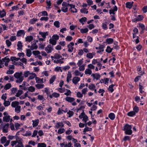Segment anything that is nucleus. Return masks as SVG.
I'll return each mask as SVG.
<instances>
[{"instance_id": "23", "label": "nucleus", "mask_w": 147, "mask_h": 147, "mask_svg": "<svg viewBox=\"0 0 147 147\" xmlns=\"http://www.w3.org/2000/svg\"><path fill=\"white\" fill-rule=\"evenodd\" d=\"M26 41L30 42L33 40V37L32 36H28L25 38Z\"/></svg>"}, {"instance_id": "7", "label": "nucleus", "mask_w": 147, "mask_h": 147, "mask_svg": "<svg viewBox=\"0 0 147 147\" xmlns=\"http://www.w3.org/2000/svg\"><path fill=\"white\" fill-rule=\"evenodd\" d=\"M113 7V9H111L109 10V13L110 15L113 14L114 15L115 14V12L117 10L118 8L116 5H115Z\"/></svg>"}, {"instance_id": "40", "label": "nucleus", "mask_w": 147, "mask_h": 147, "mask_svg": "<svg viewBox=\"0 0 147 147\" xmlns=\"http://www.w3.org/2000/svg\"><path fill=\"white\" fill-rule=\"evenodd\" d=\"M23 91L22 90H19L16 93L15 96L17 97H19L23 93Z\"/></svg>"}, {"instance_id": "54", "label": "nucleus", "mask_w": 147, "mask_h": 147, "mask_svg": "<svg viewBox=\"0 0 147 147\" xmlns=\"http://www.w3.org/2000/svg\"><path fill=\"white\" fill-rule=\"evenodd\" d=\"M30 74H31L29 71H27L24 72V76L25 78L27 77Z\"/></svg>"}, {"instance_id": "61", "label": "nucleus", "mask_w": 147, "mask_h": 147, "mask_svg": "<svg viewBox=\"0 0 147 147\" xmlns=\"http://www.w3.org/2000/svg\"><path fill=\"white\" fill-rule=\"evenodd\" d=\"M88 120V117L87 116L85 115L83 118L82 121H84L85 123H86L87 121Z\"/></svg>"}, {"instance_id": "15", "label": "nucleus", "mask_w": 147, "mask_h": 147, "mask_svg": "<svg viewBox=\"0 0 147 147\" xmlns=\"http://www.w3.org/2000/svg\"><path fill=\"white\" fill-rule=\"evenodd\" d=\"M60 94L59 93L54 92L52 95H49V97L51 98H52L53 97L55 98H58Z\"/></svg>"}, {"instance_id": "16", "label": "nucleus", "mask_w": 147, "mask_h": 147, "mask_svg": "<svg viewBox=\"0 0 147 147\" xmlns=\"http://www.w3.org/2000/svg\"><path fill=\"white\" fill-rule=\"evenodd\" d=\"M32 125L33 127H35L37 126L38 123H39V121L38 119H35L34 120H32Z\"/></svg>"}, {"instance_id": "27", "label": "nucleus", "mask_w": 147, "mask_h": 147, "mask_svg": "<svg viewBox=\"0 0 147 147\" xmlns=\"http://www.w3.org/2000/svg\"><path fill=\"white\" fill-rule=\"evenodd\" d=\"M6 13L4 9H3L2 11L0 10V17L2 18L3 17L6 15Z\"/></svg>"}, {"instance_id": "26", "label": "nucleus", "mask_w": 147, "mask_h": 147, "mask_svg": "<svg viewBox=\"0 0 147 147\" xmlns=\"http://www.w3.org/2000/svg\"><path fill=\"white\" fill-rule=\"evenodd\" d=\"M19 104V102L17 101L12 102L11 103V106L13 107H16V106H18Z\"/></svg>"}, {"instance_id": "17", "label": "nucleus", "mask_w": 147, "mask_h": 147, "mask_svg": "<svg viewBox=\"0 0 147 147\" xmlns=\"http://www.w3.org/2000/svg\"><path fill=\"white\" fill-rule=\"evenodd\" d=\"M65 100L69 102H72L75 100V99L73 97L67 96L65 98Z\"/></svg>"}, {"instance_id": "13", "label": "nucleus", "mask_w": 147, "mask_h": 147, "mask_svg": "<svg viewBox=\"0 0 147 147\" xmlns=\"http://www.w3.org/2000/svg\"><path fill=\"white\" fill-rule=\"evenodd\" d=\"M17 49L20 51L22 50V47L23 46L22 45V43L21 41H19L18 42L17 44Z\"/></svg>"}, {"instance_id": "21", "label": "nucleus", "mask_w": 147, "mask_h": 147, "mask_svg": "<svg viewBox=\"0 0 147 147\" xmlns=\"http://www.w3.org/2000/svg\"><path fill=\"white\" fill-rule=\"evenodd\" d=\"M87 20V18L86 17H82L79 20V22L82 23V25L84 24V22H86Z\"/></svg>"}, {"instance_id": "25", "label": "nucleus", "mask_w": 147, "mask_h": 147, "mask_svg": "<svg viewBox=\"0 0 147 147\" xmlns=\"http://www.w3.org/2000/svg\"><path fill=\"white\" fill-rule=\"evenodd\" d=\"M113 39L112 38H108L106 40V42L108 44H111L113 43Z\"/></svg>"}, {"instance_id": "43", "label": "nucleus", "mask_w": 147, "mask_h": 147, "mask_svg": "<svg viewBox=\"0 0 147 147\" xmlns=\"http://www.w3.org/2000/svg\"><path fill=\"white\" fill-rule=\"evenodd\" d=\"M88 31V29L87 28H85L84 29H81L80 30V32L82 33H85L87 32Z\"/></svg>"}, {"instance_id": "46", "label": "nucleus", "mask_w": 147, "mask_h": 147, "mask_svg": "<svg viewBox=\"0 0 147 147\" xmlns=\"http://www.w3.org/2000/svg\"><path fill=\"white\" fill-rule=\"evenodd\" d=\"M92 71L91 69H86L85 71V73L86 74H88L91 75L92 74Z\"/></svg>"}, {"instance_id": "34", "label": "nucleus", "mask_w": 147, "mask_h": 147, "mask_svg": "<svg viewBox=\"0 0 147 147\" xmlns=\"http://www.w3.org/2000/svg\"><path fill=\"white\" fill-rule=\"evenodd\" d=\"M44 86V85L43 84H38L35 85L36 87L38 89L43 88Z\"/></svg>"}, {"instance_id": "14", "label": "nucleus", "mask_w": 147, "mask_h": 147, "mask_svg": "<svg viewBox=\"0 0 147 147\" xmlns=\"http://www.w3.org/2000/svg\"><path fill=\"white\" fill-rule=\"evenodd\" d=\"M39 34L44 39H45L46 38V36L48 35V33L47 32H42L40 31L39 32Z\"/></svg>"}, {"instance_id": "37", "label": "nucleus", "mask_w": 147, "mask_h": 147, "mask_svg": "<svg viewBox=\"0 0 147 147\" xmlns=\"http://www.w3.org/2000/svg\"><path fill=\"white\" fill-rule=\"evenodd\" d=\"M44 92L46 93L47 96H49L51 94V92H49V89L47 88H45L44 90Z\"/></svg>"}, {"instance_id": "36", "label": "nucleus", "mask_w": 147, "mask_h": 147, "mask_svg": "<svg viewBox=\"0 0 147 147\" xmlns=\"http://www.w3.org/2000/svg\"><path fill=\"white\" fill-rule=\"evenodd\" d=\"M56 79V76L54 75L52 76L49 80L50 84H52Z\"/></svg>"}, {"instance_id": "64", "label": "nucleus", "mask_w": 147, "mask_h": 147, "mask_svg": "<svg viewBox=\"0 0 147 147\" xmlns=\"http://www.w3.org/2000/svg\"><path fill=\"white\" fill-rule=\"evenodd\" d=\"M32 53L33 55L36 56L40 54V53L38 51H32Z\"/></svg>"}, {"instance_id": "57", "label": "nucleus", "mask_w": 147, "mask_h": 147, "mask_svg": "<svg viewBox=\"0 0 147 147\" xmlns=\"http://www.w3.org/2000/svg\"><path fill=\"white\" fill-rule=\"evenodd\" d=\"M35 88L34 87L31 86L29 87L28 91L33 92L35 91Z\"/></svg>"}, {"instance_id": "38", "label": "nucleus", "mask_w": 147, "mask_h": 147, "mask_svg": "<svg viewBox=\"0 0 147 147\" xmlns=\"http://www.w3.org/2000/svg\"><path fill=\"white\" fill-rule=\"evenodd\" d=\"M38 21V20L36 18H33L30 19L29 23L31 24H33L35 23L36 22Z\"/></svg>"}, {"instance_id": "18", "label": "nucleus", "mask_w": 147, "mask_h": 147, "mask_svg": "<svg viewBox=\"0 0 147 147\" xmlns=\"http://www.w3.org/2000/svg\"><path fill=\"white\" fill-rule=\"evenodd\" d=\"M10 116L9 115H7L3 117V121H4L8 122L10 120Z\"/></svg>"}, {"instance_id": "24", "label": "nucleus", "mask_w": 147, "mask_h": 147, "mask_svg": "<svg viewBox=\"0 0 147 147\" xmlns=\"http://www.w3.org/2000/svg\"><path fill=\"white\" fill-rule=\"evenodd\" d=\"M109 118L111 120H113L115 118V115L113 113H110L109 115Z\"/></svg>"}, {"instance_id": "44", "label": "nucleus", "mask_w": 147, "mask_h": 147, "mask_svg": "<svg viewBox=\"0 0 147 147\" xmlns=\"http://www.w3.org/2000/svg\"><path fill=\"white\" fill-rule=\"evenodd\" d=\"M46 144L44 143H38L37 147H46Z\"/></svg>"}, {"instance_id": "3", "label": "nucleus", "mask_w": 147, "mask_h": 147, "mask_svg": "<svg viewBox=\"0 0 147 147\" xmlns=\"http://www.w3.org/2000/svg\"><path fill=\"white\" fill-rule=\"evenodd\" d=\"M106 42H103V44L105 43ZM99 47H96L95 49L96 50H99L96 51L97 53L100 54L102 52H103L104 51V49L105 47V45L104 44L101 45V44H99Z\"/></svg>"}, {"instance_id": "42", "label": "nucleus", "mask_w": 147, "mask_h": 147, "mask_svg": "<svg viewBox=\"0 0 147 147\" xmlns=\"http://www.w3.org/2000/svg\"><path fill=\"white\" fill-rule=\"evenodd\" d=\"M133 111L136 114V113H138L139 110V107L136 106L133 108Z\"/></svg>"}, {"instance_id": "59", "label": "nucleus", "mask_w": 147, "mask_h": 147, "mask_svg": "<svg viewBox=\"0 0 147 147\" xmlns=\"http://www.w3.org/2000/svg\"><path fill=\"white\" fill-rule=\"evenodd\" d=\"M138 21H140L142 20L144 18L143 16L142 15H139L137 17Z\"/></svg>"}, {"instance_id": "49", "label": "nucleus", "mask_w": 147, "mask_h": 147, "mask_svg": "<svg viewBox=\"0 0 147 147\" xmlns=\"http://www.w3.org/2000/svg\"><path fill=\"white\" fill-rule=\"evenodd\" d=\"M16 140H15V141L17 142V143H22L23 140L21 138H19V137H17L16 138Z\"/></svg>"}, {"instance_id": "45", "label": "nucleus", "mask_w": 147, "mask_h": 147, "mask_svg": "<svg viewBox=\"0 0 147 147\" xmlns=\"http://www.w3.org/2000/svg\"><path fill=\"white\" fill-rule=\"evenodd\" d=\"M7 56H6L2 59V62H9L10 60L9 58H7Z\"/></svg>"}, {"instance_id": "60", "label": "nucleus", "mask_w": 147, "mask_h": 147, "mask_svg": "<svg viewBox=\"0 0 147 147\" xmlns=\"http://www.w3.org/2000/svg\"><path fill=\"white\" fill-rule=\"evenodd\" d=\"M11 60L12 61H13L14 60L16 61H18L20 59V58H16L15 57H11L10 58Z\"/></svg>"}, {"instance_id": "8", "label": "nucleus", "mask_w": 147, "mask_h": 147, "mask_svg": "<svg viewBox=\"0 0 147 147\" xmlns=\"http://www.w3.org/2000/svg\"><path fill=\"white\" fill-rule=\"evenodd\" d=\"M9 126V124L8 123H6L5 125H4L3 128V132L4 133H7Z\"/></svg>"}, {"instance_id": "32", "label": "nucleus", "mask_w": 147, "mask_h": 147, "mask_svg": "<svg viewBox=\"0 0 147 147\" xmlns=\"http://www.w3.org/2000/svg\"><path fill=\"white\" fill-rule=\"evenodd\" d=\"M11 86V85L10 83H7L6 84L4 87V89L7 90L9 89Z\"/></svg>"}, {"instance_id": "30", "label": "nucleus", "mask_w": 147, "mask_h": 147, "mask_svg": "<svg viewBox=\"0 0 147 147\" xmlns=\"http://www.w3.org/2000/svg\"><path fill=\"white\" fill-rule=\"evenodd\" d=\"M88 88L90 90L92 91L94 90L96 86L94 84H91L89 85Z\"/></svg>"}, {"instance_id": "51", "label": "nucleus", "mask_w": 147, "mask_h": 147, "mask_svg": "<svg viewBox=\"0 0 147 147\" xmlns=\"http://www.w3.org/2000/svg\"><path fill=\"white\" fill-rule=\"evenodd\" d=\"M86 57L87 58L91 59L93 57V55L92 53H89L86 54Z\"/></svg>"}, {"instance_id": "39", "label": "nucleus", "mask_w": 147, "mask_h": 147, "mask_svg": "<svg viewBox=\"0 0 147 147\" xmlns=\"http://www.w3.org/2000/svg\"><path fill=\"white\" fill-rule=\"evenodd\" d=\"M40 15V16H48V14L47 11H43L41 12H40V13L38 14V15Z\"/></svg>"}, {"instance_id": "63", "label": "nucleus", "mask_w": 147, "mask_h": 147, "mask_svg": "<svg viewBox=\"0 0 147 147\" xmlns=\"http://www.w3.org/2000/svg\"><path fill=\"white\" fill-rule=\"evenodd\" d=\"M61 57V56L57 53H55L54 55V58L55 59H59Z\"/></svg>"}, {"instance_id": "6", "label": "nucleus", "mask_w": 147, "mask_h": 147, "mask_svg": "<svg viewBox=\"0 0 147 147\" xmlns=\"http://www.w3.org/2000/svg\"><path fill=\"white\" fill-rule=\"evenodd\" d=\"M138 28L139 30H141L140 31L141 34L143 33L144 32V30L146 29L145 25L143 24L139 23Z\"/></svg>"}, {"instance_id": "41", "label": "nucleus", "mask_w": 147, "mask_h": 147, "mask_svg": "<svg viewBox=\"0 0 147 147\" xmlns=\"http://www.w3.org/2000/svg\"><path fill=\"white\" fill-rule=\"evenodd\" d=\"M131 138L129 136H125L124 137L123 139V141H130Z\"/></svg>"}, {"instance_id": "58", "label": "nucleus", "mask_w": 147, "mask_h": 147, "mask_svg": "<svg viewBox=\"0 0 147 147\" xmlns=\"http://www.w3.org/2000/svg\"><path fill=\"white\" fill-rule=\"evenodd\" d=\"M54 25L57 28H58L60 27V23L58 21H55L54 23Z\"/></svg>"}, {"instance_id": "35", "label": "nucleus", "mask_w": 147, "mask_h": 147, "mask_svg": "<svg viewBox=\"0 0 147 147\" xmlns=\"http://www.w3.org/2000/svg\"><path fill=\"white\" fill-rule=\"evenodd\" d=\"M31 50L30 49H26V55L28 57H30L32 55Z\"/></svg>"}, {"instance_id": "55", "label": "nucleus", "mask_w": 147, "mask_h": 147, "mask_svg": "<svg viewBox=\"0 0 147 147\" xmlns=\"http://www.w3.org/2000/svg\"><path fill=\"white\" fill-rule=\"evenodd\" d=\"M85 127L83 131V132H86L88 131H91V130H92V128H89L87 126Z\"/></svg>"}, {"instance_id": "31", "label": "nucleus", "mask_w": 147, "mask_h": 147, "mask_svg": "<svg viewBox=\"0 0 147 147\" xmlns=\"http://www.w3.org/2000/svg\"><path fill=\"white\" fill-rule=\"evenodd\" d=\"M49 43L52 44L53 45H56L57 42L56 40L53 39L52 38H50L49 40Z\"/></svg>"}, {"instance_id": "29", "label": "nucleus", "mask_w": 147, "mask_h": 147, "mask_svg": "<svg viewBox=\"0 0 147 147\" xmlns=\"http://www.w3.org/2000/svg\"><path fill=\"white\" fill-rule=\"evenodd\" d=\"M107 22H105V23H103L102 24V28L104 30H106L108 29V27L107 24Z\"/></svg>"}, {"instance_id": "4", "label": "nucleus", "mask_w": 147, "mask_h": 147, "mask_svg": "<svg viewBox=\"0 0 147 147\" xmlns=\"http://www.w3.org/2000/svg\"><path fill=\"white\" fill-rule=\"evenodd\" d=\"M45 50L47 53H51L52 51H53L54 49L51 45H48L45 48Z\"/></svg>"}, {"instance_id": "28", "label": "nucleus", "mask_w": 147, "mask_h": 147, "mask_svg": "<svg viewBox=\"0 0 147 147\" xmlns=\"http://www.w3.org/2000/svg\"><path fill=\"white\" fill-rule=\"evenodd\" d=\"M136 114L133 111H130L127 113V115L130 117H133Z\"/></svg>"}, {"instance_id": "50", "label": "nucleus", "mask_w": 147, "mask_h": 147, "mask_svg": "<svg viewBox=\"0 0 147 147\" xmlns=\"http://www.w3.org/2000/svg\"><path fill=\"white\" fill-rule=\"evenodd\" d=\"M65 131V129L64 128L59 129L57 133L59 134H61L63 133Z\"/></svg>"}, {"instance_id": "48", "label": "nucleus", "mask_w": 147, "mask_h": 147, "mask_svg": "<svg viewBox=\"0 0 147 147\" xmlns=\"http://www.w3.org/2000/svg\"><path fill=\"white\" fill-rule=\"evenodd\" d=\"M6 138L5 137L3 136L1 138V143L2 144H3L6 142Z\"/></svg>"}, {"instance_id": "10", "label": "nucleus", "mask_w": 147, "mask_h": 147, "mask_svg": "<svg viewBox=\"0 0 147 147\" xmlns=\"http://www.w3.org/2000/svg\"><path fill=\"white\" fill-rule=\"evenodd\" d=\"M93 78V80L96 79V80H99L101 77V76L100 74L98 73H96L95 74H92L91 75Z\"/></svg>"}, {"instance_id": "2", "label": "nucleus", "mask_w": 147, "mask_h": 147, "mask_svg": "<svg viewBox=\"0 0 147 147\" xmlns=\"http://www.w3.org/2000/svg\"><path fill=\"white\" fill-rule=\"evenodd\" d=\"M23 73L22 72H16L14 74V76L17 80H16L17 83H20L24 80V77L22 76Z\"/></svg>"}, {"instance_id": "52", "label": "nucleus", "mask_w": 147, "mask_h": 147, "mask_svg": "<svg viewBox=\"0 0 147 147\" xmlns=\"http://www.w3.org/2000/svg\"><path fill=\"white\" fill-rule=\"evenodd\" d=\"M31 74L32 75L28 78L29 80L33 79L36 76V75L35 73Z\"/></svg>"}, {"instance_id": "19", "label": "nucleus", "mask_w": 147, "mask_h": 147, "mask_svg": "<svg viewBox=\"0 0 147 147\" xmlns=\"http://www.w3.org/2000/svg\"><path fill=\"white\" fill-rule=\"evenodd\" d=\"M38 48V46L36 45V43L34 42L32 44V46L30 47V49L31 50L34 49H36Z\"/></svg>"}, {"instance_id": "53", "label": "nucleus", "mask_w": 147, "mask_h": 147, "mask_svg": "<svg viewBox=\"0 0 147 147\" xmlns=\"http://www.w3.org/2000/svg\"><path fill=\"white\" fill-rule=\"evenodd\" d=\"M104 81L102 82L101 80L100 81V82L101 83H104L105 84H106L108 83L109 81V78H106L104 79Z\"/></svg>"}, {"instance_id": "22", "label": "nucleus", "mask_w": 147, "mask_h": 147, "mask_svg": "<svg viewBox=\"0 0 147 147\" xmlns=\"http://www.w3.org/2000/svg\"><path fill=\"white\" fill-rule=\"evenodd\" d=\"M72 75L71 74V72L68 71V73L67 75V82H69V81L71 80Z\"/></svg>"}, {"instance_id": "33", "label": "nucleus", "mask_w": 147, "mask_h": 147, "mask_svg": "<svg viewBox=\"0 0 147 147\" xmlns=\"http://www.w3.org/2000/svg\"><path fill=\"white\" fill-rule=\"evenodd\" d=\"M43 78L40 79L38 77H36V82L37 83H43Z\"/></svg>"}, {"instance_id": "20", "label": "nucleus", "mask_w": 147, "mask_h": 147, "mask_svg": "<svg viewBox=\"0 0 147 147\" xmlns=\"http://www.w3.org/2000/svg\"><path fill=\"white\" fill-rule=\"evenodd\" d=\"M115 86V84H112L110 85L108 88V90L111 93H112L114 91L113 87Z\"/></svg>"}, {"instance_id": "1", "label": "nucleus", "mask_w": 147, "mask_h": 147, "mask_svg": "<svg viewBox=\"0 0 147 147\" xmlns=\"http://www.w3.org/2000/svg\"><path fill=\"white\" fill-rule=\"evenodd\" d=\"M132 128L131 125H129L128 124H126L123 126V128L122 130L124 131V133L126 135H131L132 133Z\"/></svg>"}, {"instance_id": "62", "label": "nucleus", "mask_w": 147, "mask_h": 147, "mask_svg": "<svg viewBox=\"0 0 147 147\" xmlns=\"http://www.w3.org/2000/svg\"><path fill=\"white\" fill-rule=\"evenodd\" d=\"M21 106H18L16 107L15 109V111L17 112L18 113H19L20 111Z\"/></svg>"}, {"instance_id": "11", "label": "nucleus", "mask_w": 147, "mask_h": 147, "mask_svg": "<svg viewBox=\"0 0 147 147\" xmlns=\"http://www.w3.org/2000/svg\"><path fill=\"white\" fill-rule=\"evenodd\" d=\"M80 80V78L78 77H75L73 78L72 81L74 84L76 85Z\"/></svg>"}, {"instance_id": "5", "label": "nucleus", "mask_w": 147, "mask_h": 147, "mask_svg": "<svg viewBox=\"0 0 147 147\" xmlns=\"http://www.w3.org/2000/svg\"><path fill=\"white\" fill-rule=\"evenodd\" d=\"M74 44L73 42H71L67 45V47L68 48V51L69 52H72L74 49Z\"/></svg>"}, {"instance_id": "12", "label": "nucleus", "mask_w": 147, "mask_h": 147, "mask_svg": "<svg viewBox=\"0 0 147 147\" xmlns=\"http://www.w3.org/2000/svg\"><path fill=\"white\" fill-rule=\"evenodd\" d=\"M133 2H126L125 4V6L126 8H129V9L131 8L133 6Z\"/></svg>"}, {"instance_id": "56", "label": "nucleus", "mask_w": 147, "mask_h": 147, "mask_svg": "<svg viewBox=\"0 0 147 147\" xmlns=\"http://www.w3.org/2000/svg\"><path fill=\"white\" fill-rule=\"evenodd\" d=\"M106 51L108 53H110L112 52V50L110 47L107 46L106 49Z\"/></svg>"}, {"instance_id": "47", "label": "nucleus", "mask_w": 147, "mask_h": 147, "mask_svg": "<svg viewBox=\"0 0 147 147\" xmlns=\"http://www.w3.org/2000/svg\"><path fill=\"white\" fill-rule=\"evenodd\" d=\"M61 10L64 13L67 12L68 11V7H62L61 8Z\"/></svg>"}, {"instance_id": "9", "label": "nucleus", "mask_w": 147, "mask_h": 147, "mask_svg": "<svg viewBox=\"0 0 147 147\" xmlns=\"http://www.w3.org/2000/svg\"><path fill=\"white\" fill-rule=\"evenodd\" d=\"M25 34V32L24 30H20L18 31L17 33L16 36L18 37H19L21 36L22 35L24 36Z\"/></svg>"}]
</instances>
